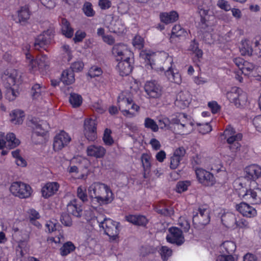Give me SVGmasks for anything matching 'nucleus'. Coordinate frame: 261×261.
<instances>
[{
    "mask_svg": "<svg viewBox=\"0 0 261 261\" xmlns=\"http://www.w3.org/2000/svg\"><path fill=\"white\" fill-rule=\"evenodd\" d=\"M170 123V120L166 117H161L158 119V126L161 129L168 127Z\"/></svg>",
    "mask_w": 261,
    "mask_h": 261,
    "instance_id": "obj_59",
    "label": "nucleus"
},
{
    "mask_svg": "<svg viewBox=\"0 0 261 261\" xmlns=\"http://www.w3.org/2000/svg\"><path fill=\"white\" fill-rule=\"evenodd\" d=\"M221 221L225 227L229 228L236 221L235 216L231 213L225 214L221 217Z\"/></svg>",
    "mask_w": 261,
    "mask_h": 261,
    "instance_id": "obj_38",
    "label": "nucleus"
},
{
    "mask_svg": "<svg viewBox=\"0 0 261 261\" xmlns=\"http://www.w3.org/2000/svg\"><path fill=\"white\" fill-rule=\"evenodd\" d=\"M178 17V13L174 11H172L169 13H161L160 15L161 21L165 24L173 23L176 21Z\"/></svg>",
    "mask_w": 261,
    "mask_h": 261,
    "instance_id": "obj_31",
    "label": "nucleus"
},
{
    "mask_svg": "<svg viewBox=\"0 0 261 261\" xmlns=\"http://www.w3.org/2000/svg\"><path fill=\"white\" fill-rule=\"evenodd\" d=\"M69 214H63L61 217V222L66 227H70L72 224V220Z\"/></svg>",
    "mask_w": 261,
    "mask_h": 261,
    "instance_id": "obj_56",
    "label": "nucleus"
},
{
    "mask_svg": "<svg viewBox=\"0 0 261 261\" xmlns=\"http://www.w3.org/2000/svg\"><path fill=\"white\" fill-rule=\"evenodd\" d=\"M14 117L11 121L15 124H21L23 122V117L24 116L23 111L20 110L14 111L13 113Z\"/></svg>",
    "mask_w": 261,
    "mask_h": 261,
    "instance_id": "obj_49",
    "label": "nucleus"
},
{
    "mask_svg": "<svg viewBox=\"0 0 261 261\" xmlns=\"http://www.w3.org/2000/svg\"><path fill=\"white\" fill-rule=\"evenodd\" d=\"M191 101L189 93L188 92H180L176 96L175 105L181 109L188 107Z\"/></svg>",
    "mask_w": 261,
    "mask_h": 261,
    "instance_id": "obj_21",
    "label": "nucleus"
},
{
    "mask_svg": "<svg viewBox=\"0 0 261 261\" xmlns=\"http://www.w3.org/2000/svg\"><path fill=\"white\" fill-rule=\"evenodd\" d=\"M144 89L150 98H159L162 94V88L155 81L147 82Z\"/></svg>",
    "mask_w": 261,
    "mask_h": 261,
    "instance_id": "obj_9",
    "label": "nucleus"
},
{
    "mask_svg": "<svg viewBox=\"0 0 261 261\" xmlns=\"http://www.w3.org/2000/svg\"><path fill=\"white\" fill-rule=\"evenodd\" d=\"M59 188V184L57 182H48L42 188L41 192L43 197L48 198L55 194Z\"/></svg>",
    "mask_w": 261,
    "mask_h": 261,
    "instance_id": "obj_25",
    "label": "nucleus"
},
{
    "mask_svg": "<svg viewBox=\"0 0 261 261\" xmlns=\"http://www.w3.org/2000/svg\"><path fill=\"white\" fill-rule=\"evenodd\" d=\"M245 178L254 181L261 175V168L256 165H251L245 169Z\"/></svg>",
    "mask_w": 261,
    "mask_h": 261,
    "instance_id": "obj_20",
    "label": "nucleus"
},
{
    "mask_svg": "<svg viewBox=\"0 0 261 261\" xmlns=\"http://www.w3.org/2000/svg\"><path fill=\"white\" fill-rule=\"evenodd\" d=\"M83 11L84 14L88 17H93L95 12L93 9L92 5L90 2H86L83 7Z\"/></svg>",
    "mask_w": 261,
    "mask_h": 261,
    "instance_id": "obj_48",
    "label": "nucleus"
},
{
    "mask_svg": "<svg viewBox=\"0 0 261 261\" xmlns=\"http://www.w3.org/2000/svg\"><path fill=\"white\" fill-rule=\"evenodd\" d=\"M42 87L40 84H36L32 87L31 89V93L32 96L34 98L38 97L42 92Z\"/></svg>",
    "mask_w": 261,
    "mask_h": 261,
    "instance_id": "obj_55",
    "label": "nucleus"
},
{
    "mask_svg": "<svg viewBox=\"0 0 261 261\" xmlns=\"http://www.w3.org/2000/svg\"><path fill=\"white\" fill-rule=\"evenodd\" d=\"M134 46L139 49H142L144 46V39L140 36H136L133 41Z\"/></svg>",
    "mask_w": 261,
    "mask_h": 261,
    "instance_id": "obj_57",
    "label": "nucleus"
},
{
    "mask_svg": "<svg viewBox=\"0 0 261 261\" xmlns=\"http://www.w3.org/2000/svg\"><path fill=\"white\" fill-rule=\"evenodd\" d=\"M252 122L256 130L261 132V115L255 116L253 118Z\"/></svg>",
    "mask_w": 261,
    "mask_h": 261,
    "instance_id": "obj_63",
    "label": "nucleus"
},
{
    "mask_svg": "<svg viewBox=\"0 0 261 261\" xmlns=\"http://www.w3.org/2000/svg\"><path fill=\"white\" fill-rule=\"evenodd\" d=\"M111 134L112 131L111 129L106 128L105 130L102 139L105 144L107 145L110 146L114 143V140L111 136Z\"/></svg>",
    "mask_w": 261,
    "mask_h": 261,
    "instance_id": "obj_51",
    "label": "nucleus"
},
{
    "mask_svg": "<svg viewBox=\"0 0 261 261\" xmlns=\"http://www.w3.org/2000/svg\"><path fill=\"white\" fill-rule=\"evenodd\" d=\"M208 9H205L201 6L198 7V13L200 16V20L198 23V27L202 32H206L211 25V20L214 16L209 14Z\"/></svg>",
    "mask_w": 261,
    "mask_h": 261,
    "instance_id": "obj_8",
    "label": "nucleus"
},
{
    "mask_svg": "<svg viewBox=\"0 0 261 261\" xmlns=\"http://www.w3.org/2000/svg\"><path fill=\"white\" fill-rule=\"evenodd\" d=\"M151 155L148 153H143L141 155L142 166L145 171H149L151 168Z\"/></svg>",
    "mask_w": 261,
    "mask_h": 261,
    "instance_id": "obj_41",
    "label": "nucleus"
},
{
    "mask_svg": "<svg viewBox=\"0 0 261 261\" xmlns=\"http://www.w3.org/2000/svg\"><path fill=\"white\" fill-rule=\"evenodd\" d=\"M102 73V71L101 68L97 66H93L89 69L87 73V75L90 76L91 78H94L100 76Z\"/></svg>",
    "mask_w": 261,
    "mask_h": 261,
    "instance_id": "obj_50",
    "label": "nucleus"
},
{
    "mask_svg": "<svg viewBox=\"0 0 261 261\" xmlns=\"http://www.w3.org/2000/svg\"><path fill=\"white\" fill-rule=\"evenodd\" d=\"M188 35V33L185 29L181 28L180 25H175L172 30L170 36V42L174 43L176 41V38L179 39L181 38H186Z\"/></svg>",
    "mask_w": 261,
    "mask_h": 261,
    "instance_id": "obj_27",
    "label": "nucleus"
},
{
    "mask_svg": "<svg viewBox=\"0 0 261 261\" xmlns=\"http://www.w3.org/2000/svg\"><path fill=\"white\" fill-rule=\"evenodd\" d=\"M76 247L72 242L67 241L59 249L60 254L62 256H66L74 251Z\"/></svg>",
    "mask_w": 261,
    "mask_h": 261,
    "instance_id": "obj_33",
    "label": "nucleus"
},
{
    "mask_svg": "<svg viewBox=\"0 0 261 261\" xmlns=\"http://www.w3.org/2000/svg\"><path fill=\"white\" fill-rule=\"evenodd\" d=\"M117 67L120 75L122 76L129 75L133 70V66L130 61V56L126 57L123 60H120Z\"/></svg>",
    "mask_w": 261,
    "mask_h": 261,
    "instance_id": "obj_18",
    "label": "nucleus"
},
{
    "mask_svg": "<svg viewBox=\"0 0 261 261\" xmlns=\"http://www.w3.org/2000/svg\"><path fill=\"white\" fill-rule=\"evenodd\" d=\"M221 247L222 248L224 249L225 251L229 255H231L236 249V244L230 241L224 242Z\"/></svg>",
    "mask_w": 261,
    "mask_h": 261,
    "instance_id": "obj_40",
    "label": "nucleus"
},
{
    "mask_svg": "<svg viewBox=\"0 0 261 261\" xmlns=\"http://www.w3.org/2000/svg\"><path fill=\"white\" fill-rule=\"evenodd\" d=\"M256 68V66L253 63L245 61L243 67H242V72L245 74H248V72L252 71Z\"/></svg>",
    "mask_w": 261,
    "mask_h": 261,
    "instance_id": "obj_53",
    "label": "nucleus"
},
{
    "mask_svg": "<svg viewBox=\"0 0 261 261\" xmlns=\"http://www.w3.org/2000/svg\"><path fill=\"white\" fill-rule=\"evenodd\" d=\"M88 193L92 202L95 200L100 204H107L113 200L111 190L104 184H92L88 188Z\"/></svg>",
    "mask_w": 261,
    "mask_h": 261,
    "instance_id": "obj_1",
    "label": "nucleus"
},
{
    "mask_svg": "<svg viewBox=\"0 0 261 261\" xmlns=\"http://www.w3.org/2000/svg\"><path fill=\"white\" fill-rule=\"evenodd\" d=\"M239 48L242 55L251 56L252 55L253 50L249 40H242Z\"/></svg>",
    "mask_w": 261,
    "mask_h": 261,
    "instance_id": "obj_34",
    "label": "nucleus"
},
{
    "mask_svg": "<svg viewBox=\"0 0 261 261\" xmlns=\"http://www.w3.org/2000/svg\"><path fill=\"white\" fill-rule=\"evenodd\" d=\"M175 124L180 125L183 128H185L183 133H189L193 129V123L190 120H188L187 116L185 114H182L179 116V118L173 120Z\"/></svg>",
    "mask_w": 261,
    "mask_h": 261,
    "instance_id": "obj_22",
    "label": "nucleus"
},
{
    "mask_svg": "<svg viewBox=\"0 0 261 261\" xmlns=\"http://www.w3.org/2000/svg\"><path fill=\"white\" fill-rule=\"evenodd\" d=\"M247 101V95L246 92H244L241 89L238 95L237 101H235V105L237 107H243Z\"/></svg>",
    "mask_w": 261,
    "mask_h": 261,
    "instance_id": "obj_43",
    "label": "nucleus"
},
{
    "mask_svg": "<svg viewBox=\"0 0 261 261\" xmlns=\"http://www.w3.org/2000/svg\"><path fill=\"white\" fill-rule=\"evenodd\" d=\"M50 236L47 238V241L54 242L56 244L60 243L62 240H64L63 229H48Z\"/></svg>",
    "mask_w": 261,
    "mask_h": 261,
    "instance_id": "obj_30",
    "label": "nucleus"
},
{
    "mask_svg": "<svg viewBox=\"0 0 261 261\" xmlns=\"http://www.w3.org/2000/svg\"><path fill=\"white\" fill-rule=\"evenodd\" d=\"M86 34L85 32H82L77 31L75 34V37L73 38V40L75 43L82 42L84 38H85Z\"/></svg>",
    "mask_w": 261,
    "mask_h": 261,
    "instance_id": "obj_60",
    "label": "nucleus"
},
{
    "mask_svg": "<svg viewBox=\"0 0 261 261\" xmlns=\"http://www.w3.org/2000/svg\"><path fill=\"white\" fill-rule=\"evenodd\" d=\"M84 64L83 62L78 61L72 63L70 66V70L74 72H81L83 69Z\"/></svg>",
    "mask_w": 261,
    "mask_h": 261,
    "instance_id": "obj_54",
    "label": "nucleus"
},
{
    "mask_svg": "<svg viewBox=\"0 0 261 261\" xmlns=\"http://www.w3.org/2000/svg\"><path fill=\"white\" fill-rule=\"evenodd\" d=\"M159 252L163 261H167L169 257L171 256L172 254V250L166 246H162Z\"/></svg>",
    "mask_w": 261,
    "mask_h": 261,
    "instance_id": "obj_44",
    "label": "nucleus"
},
{
    "mask_svg": "<svg viewBox=\"0 0 261 261\" xmlns=\"http://www.w3.org/2000/svg\"><path fill=\"white\" fill-rule=\"evenodd\" d=\"M55 30L52 27H49L47 30L38 36L34 43L35 49L39 50L40 48H43L47 44H49L54 37Z\"/></svg>",
    "mask_w": 261,
    "mask_h": 261,
    "instance_id": "obj_5",
    "label": "nucleus"
},
{
    "mask_svg": "<svg viewBox=\"0 0 261 261\" xmlns=\"http://www.w3.org/2000/svg\"><path fill=\"white\" fill-rule=\"evenodd\" d=\"M242 196L245 199L252 204H259L261 202V189L259 188L247 190Z\"/></svg>",
    "mask_w": 261,
    "mask_h": 261,
    "instance_id": "obj_16",
    "label": "nucleus"
},
{
    "mask_svg": "<svg viewBox=\"0 0 261 261\" xmlns=\"http://www.w3.org/2000/svg\"><path fill=\"white\" fill-rule=\"evenodd\" d=\"M105 233L109 237L110 242L117 241L119 238L120 229H104Z\"/></svg>",
    "mask_w": 261,
    "mask_h": 261,
    "instance_id": "obj_47",
    "label": "nucleus"
},
{
    "mask_svg": "<svg viewBox=\"0 0 261 261\" xmlns=\"http://www.w3.org/2000/svg\"><path fill=\"white\" fill-rule=\"evenodd\" d=\"M208 106L211 109L212 112L214 114L218 113L220 110V106L216 101L208 102Z\"/></svg>",
    "mask_w": 261,
    "mask_h": 261,
    "instance_id": "obj_61",
    "label": "nucleus"
},
{
    "mask_svg": "<svg viewBox=\"0 0 261 261\" xmlns=\"http://www.w3.org/2000/svg\"><path fill=\"white\" fill-rule=\"evenodd\" d=\"M2 78L6 88L12 87L21 82V75L14 69L6 70Z\"/></svg>",
    "mask_w": 261,
    "mask_h": 261,
    "instance_id": "obj_6",
    "label": "nucleus"
},
{
    "mask_svg": "<svg viewBox=\"0 0 261 261\" xmlns=\"http://www.w3.org/2000/svg\"><path fill=\"white\" fill-rule=\"evenodd\" d=\"M67 211L68 214L78 218L81 217L83 213L81 206L77 203V200L75 199L70 201L67 204Z\"/></svg>",
    "mask_w": 261,
    "mask_h": 261,
    "instance_id": "obj_26",
    "label": "nucleus"
},
{
    "mask_svg": "<svg viewBox=\"0 0 261 261\" xmlns=\"http://www.w3.org/2000/svg\"><path fill=\"white\" fill-rule=\"evenodd\" d=\"M132 99L124 97L123 95L118 96L117 102L119 109L123 112L124 116L130 117L135 116L134 113L129 111V106L132 105Z\"/></svg>",
    "mask_w": 261,
    "mask_h": 261,
    "instance_id": "obj_15",
    "label": "nucleus"
},
{
    "mask_svg": "<svg viewBox=\"0 0 261 261\" xmlns=\"http://www.w3.org/2000/svg\"><path fill=\"white\" fill-rule=\"evenodd\" d=\"M31 15V12L28 6L21 7L17 11L18 22L21 25H25L28 23Z\"/></svg>",
    "mask_w": 261,
    "mask_h": 261,
    "instance_id": "obj_23",
    "label": "nucleus"
},
{
    "mask_svg": "<svg viewBox=\"0 0 261 261\" xmlns=\"http://www.w3.org/2000/svg\"><path fill=\"white\" fill-rule=\"evenodd\" d=\"M144 126L146 128L150 129L153 132L159 130V126L151 118H146L144 121Z\"/></svg>",
    "mask_w": 261,
    "mask_h": 261,
    "instance_id": "obj_45",
    "label": "nucleus"
},
{
    "mask_svg": "<svg viewBox=\"0 0 261 261\" xmlns=\"http://www.w3.org/2000/svg\"><path fill=\"white\" fill-rule=\"evenodd\" d=\"M71 141V138L64 131H61L54 138L53 148L55 151H59L66 146Z\"/></svg>",
    "mask_w": 261,
    "mask_h": 261,
    "instance_id": "obj_13",
    "label": "nucleus"
},
{
    "mask_svg": "<svg viewBox=\"0 0 261 261\" xmlns=\"http://www.w3.org/2000/svg\"><path fill=\"white\" fill-rule=\"evenodd\" d=\"M241 88L238 87H233L231 90L226 94L227 98L231 102L235 104V101H237Z\"/></svg>",
    "mask_w": 261,
    "mask_h": 261,
    "instance_id": "obj_42",
    "label": "nucleus"
},
{
    "mask_svg": "<svg viewBox=\"0 0 261 261\" xmlns=\"http://www.w3.org/2000/svg\"><path fill=\"white\" fill-rule=\"evenodd\" d=\"M195 173L198 181L205 186H212L215 183L213 174L202 168H198Z\"/></svg>",
    "mask_w": 261,
    "mask_h": 261,
    "instance_id": "obj_11",
    "label": "nucleus"
},
{
    "mask_svg": "<svg viewBox=\"0 0 261 261\" xmlns=\"http://www.w3.org/2000/svg\"><path fill=\"white\" fill-rule=\"evenodd\" d=\"M106 152V149L100 145H90L87 148V155L96 158H103Z\"/></svg>",
    "mask_w": 261,
    "mask_h": 261,
    "instance_id": "obj_24",
    "label": "nucleus"
},
{
    "mask_svg": "<svg viewBox=\"0 0 261 261\" xmlns=\"http://www.w3.org/2000/svg\"><path fill=\"white\" fill-rule=\"evenodd\" d=\"M111 2L109 0H99L98 5L102 10L108 9L111 7Z\"/></svg>",
    "mask_w": 261,
    "mask_h": 261,
    "instance_id": "obj_62",
    "label": "nucleus"
},
{
    "mask_svg": "<svg viewBox=\"0 0 261 261\" xmlns=\"http://www.w3.org/2000/svg\"><path fill=\"white\" fill-rule=\"evenodd\" d=\"M224 135L229 144V148L232 152L236 153L241 147L239 141L242 138L241 134H236L234 129L230 126H227L224 132Z\"/></svg>",
    "mask_w": 261,
    "mask_h": 261,
    "instance_id": "obj_2",
    "label": "nucleus"
},
{
    "mask_svg": "<svg viewBox=\"0 0 261 261\" xmlns=\"http://www.w3.org/2000/svg\"><path fill=\"white\" fill-rule=\"evenodd\" d=\"M97 122L95 119L88 118L85 120V136L91 141H94L97 138Z\"/></svg>",
    "mask_w": 261,
    "mask_h": 261,
    "instance_id": "obj_10",
    "label": "nucleus"
},
{
    "mask_svg": "<svg viewBox=\"0 0 261 261\" xmlns=\"http://www.w3.org/2000/svg\"><path fill=\"white\" fill-rule=\"evenodd\" d=\"M236 210L243 216L246 217H253L256 215V211L248 203L242 202L236 205Z\"/></svg>",
    "mask_w": 261,
    "mask_h": 261,
    "instance_id": "obj_19",
    "label": "nucleus"
},
{
    "mask_svg": "<svg viewBox=\"0 0 261 261\" xmlns=\"http://www.w3.org/2000/svg\"><path fill=\"white\" fill-rule=\"evenodd\" d=\"M10 191L13 195L20 198H27L32 193L31 186L21 181H15L12 184Z\"/></svg>",
    "mask_w": 261,
    "mask_h": 261,
    "instance_id": "obj_3",
    "label": "nucleus"
},
{
    "mask_svg": "<svg viewBox=\"0 0 261 261\" xmlns=\"http://www.w3.org/2000/svg\"><path fill=\"white\" fill-rule=\"evenodd\" d=\"M20 143L19 140L16 138L13 133L8 134L5 137L4 134L0 132V149L4 147H9L12 149L16 147Z\"/></svg>",
    "mask_w": 261,
    "mask_h": 261,
    "instance_id": "obj_12",
    "label": "nucleus"
},
{
    "mask_svg": "<svg viewBox=\"0 0 261 261\" xmlns=\"http://www.w3.org/2000/svg\"><path fill=\"white\" fill-rule=\"evenodd\" d=\"M156 212L164 216H171L173 214V210L171 207L168 206L164 203H161L155 208Z\"/></svg>",
    "mask_w": 261,
    "mask_h": 261,
    "instance_id": "obj_36",
    "label": "nucleus"
},
{
    "mask_svg": "<svg viewBox=\"0 0 261 261\" xmlns=\"http://www.w3.org/2000/svg\"><path fill=\"white\" fill-rule=\"evenodd\" d=\"M216 261H234V259L232 255H220L217 257Z\"/></svg>",
    "mask_w": 261,
    "mask_h": 261,
    "instance_id": "obj_64",
    "label": "nucleus"
},
{
    "mask_svg": "<svg viewBox=\"0 0 261 261\" xmlns=\"http://www.w3.org/2000/svg\"><path fill=\"white\" fill-rule=\"evenodd\" d=\"M77 196L85 203L88 201L86 188L83 186H80L77 189Z\"/></svg>",
    "mask_w": 261,
    "mask_h": 261,
    "instance_id": "obj_46",
    "label": "nucleus"
},
{
    "mask_svg": "<svg viewBox=\"0 0 261 261\" xmlns=\"http://www.w3.org/2000/svg\"><path fill=\"white\" fill-rule=\"evenodd\" d=\"M190 185V182L189 181H182L177 182L176 188V191L178 193H181L187 190L188 187Z\"/></svg>",
    "mask_w": 261,
    "mask_h": 261,
    "instance_id": "obj_52",
    "label": "nucleus"
},
{
    "mask_svg": "<svg viewBox=\"0 0 261 261\" xmlns=\"http://www.w3.org/2000/svg\"><path fill=\"white\" fill-rule=\"evenodd\" d=\"M126 220L136 225L144 227L148 223L147 219L143 215H129L125 217Z\"/></svg>",
    "mask_w": 261,
    "mask_h": 261,
    "instance_id": "obj_29",
    "label": "nucleus"
},
{
    "mask_svg": "<svg viewBox=\"0 0 261 261\" xmlns=\"http://www.w3.org/2000/svg\"><path fill=\"white\" fill-rule=\"evenodd\" d=\"M60 23L63 35L67 38H71L73 35L74 30L71 27L70 22L66 18H61Z\"/></svg>",
    "mask_w": 261,
    "mask_h": 261,
    "instance_id": "obj_28",
    "label": "nucleus"
},
{
    "mask_svg": "<svg viewBox=\"0 0 261 261\" xmlns=\"http://www.w3.org/2000/svg\"><path fill=\"white\" fill-rule=\"evenodd\" d=\"M119 223L115 222L111 219H105L102 222L99 224V226L101 228H118Z\"/></svg>",
    "mask_w": 261,
    "mask_h": 261,
    "instance_id": "obj_39",
    "label": "nucleus"
},
{
    "mask_svg": "<svg viewBox=\"0 0 261 261\" xmlns=\"http://www.w3.org/2000/svg\"><path fill=\"white\" fill-rule=\"evenodd\" d=\"M113 55L117 58V60H123L126 57L132 55L131 51L128 50L126 47L122 43L115 44L112 48Z\"/></svg>",
    "mask_w": 261,
    "mask_h": 261,
    "instance_id": "obj_17",
    "label": "nucleus"
},
{
    "mask_svg": "<svg viewBox=\"0 0 261 261\" xmlns=\"http://www.w3.org/2000/svg\"><path fill=\"white\" fill-rule=\"evenodd\" d=\"M69 101L73 108H79L82 103L83 98L81 95L78 94L71 93L69 96Z\"/></svg>",
    "mask_w": 261,
    "mask_h": 261,
    "instance_id": "obj_37",
    "label": "nucleus"
},
{
    "mask_svg": "<svg viewBox=\"0 0 261 261\" xmlns=\"http://www.w3.org/2000/svg\"><path fill=\"white\" fill-rule=\"evenodd\" d=\"M166 236L167 242L177 246L181 245L185 242L182 229H168Z\"/></svg>",
    "mask_w": 261,
    "mask_h": 261,
    "instance_id": "obj_14",
    "label": "nucleus"
},
{
    "mask_svg": "<svg viewBox=\"0 0 261 261\" xmlns=\"http://www.w3.org/2000/svg\"><path fill=\"white\" fill-rule=\"evenodd\" d=\"M41 122L36 125L32 133V140L35 144L42 143L45 141V136L47 132V125L45 122Z\"/></svg>",
    "mask_w": 261,
    "mask_h": 261,
    "instance_id": "obj_7",
    "label": "nucleus"
},
{
    "mask_svg": "<svg viewBox=\"0 0 261 261\" xmlns=\"http://www.w3.org/2000/svg\"><path fill=\"white\" fill-rule=\"evenodd\" d=\"M36 64H37L39 69L45 68L46 67L48 66L47 57L46 55H41L37 57L36 60L31 59L30 61V65L32 66V69L36 68Z\"/></svg>",
    "mask_w": 261,
    "mask_h": 261,
    "instance_id": "obj_32",
    "label": "nucleus"
},
{
    "mask_svg": "<svg viewBox=\"0 0 261 261\" xmlns=\"http://www.w3.org/2000/svg\"><path fill=\"white\" fill-rule=\"evenodd\" d=\"M61 80L66 85L72 84L74 81V74L70 69L64 70L62 73Z\"/></svg>",
    "mask_w": 261,
    "mask_h": 261,
    "instance_id": "obj_35",
    "label": "nucleus"
},
{
    "mask_svg": "<svg viewBox=\"0 0 261 261\" xmlns=\"http://www.w3.org/2000/svg\"><path fill=\"white\" fill-rule=\"evenodd\" d=\"M181 160L179 157L173 155L170 158V168L171 169H176L179 165Z\"/></svg>",
    "mask_w": 261,
    "mask_h": 261,
    "instance_id": "obj_58",
    "label": "nucleus"
},
{
    "mask_svg": "<svg viewBox=\"0 0 261 261\" xmlns=\"http://www.w3.org/2000/svg\"><path fill=\"white\" fill-rule=\"evenodd\" d=\"M210 217L209 211L203 206L199 207L193 212V222L197 227L204 226L209 223Z\"/></svg>",
    "mask_w": 261,
    "mask_h": 261,
    "instance_id": "obj_4",
    "label": "nucleus"
}]
</instances>
